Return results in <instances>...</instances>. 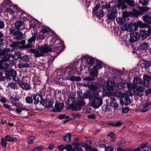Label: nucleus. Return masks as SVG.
I'll return each mask as SVG.
<instances>
[{
	"instance_id": "obj_1",
	"label": "nucleus",
	"mask_w": 151,
	"mask_h": 151,
	"mask_svg": "<svg viewBox=\"0 0 151 151\" xmlns=\"http://www.w3.org/2000/svg\"><path fill=\"white\" fill-rule=\"evenodd\" d=\"M66 68H63L61 69H58L56 71V74L58 76L57 78L58 82L60 83L63 82V79L69 80L71 81H80L81 78L78 76H65Z\"/></svg>"
},
{
	"instance_id": "obj_2",
	"label": "nucleus",
	"mask_w": 151,
	"mask_h": 151,
	"mask_svg": "<svg viewBox=\"0 0 151 151\" xmlns=\"http://www.w3.org/2000/svg\"><path fill=\"white\" fill-rule=\"evenodd\" d=\"M50 46L47 45H45L42 46H40L38 47V50L34 49H30L29 50L30 53L34 54L35 57L42 56L44 55L45 53L50 52L51 51V49L50 48Z\"/></svg>"
},
{
	"instance_id": "obj_3",
	"label": "nucleus",
	"mask_w": 151,
	"mask_h": 151,
	"mask_svg": "<svg viewBox=\"0 0 151 151\" xmlns=\"http://www.w3.org/2000/svg\"><path fill=\"white\" fill-rule=\"evenodd\" d=\"M83 97L82 95H79L78 97V99L76 101V105L73 108V110L74 111H77L80 109L81 108V106L85 105V103L83 100Z\"/></svg>"
},
{
	"instance_id": "obj_4",
	"label": "nucleus",
	"mask_w": 151,
	"mask_h": 151,
	"mask_svg": "<svg viewBox=\"0 0 151 151\" xmlns=\"http://www.w3.org/2000/svg\"><path fill=\"white\" fill-rule=\"evenodd\" d=\"M116 95L119 98H122L120 99V102L121 104L125 105L129 104L131 102L130 98L128 97H123L122 93L121 92H118L116 93Z\"/></svg>"
},
{
	"instance_id": "obj_5",
	"label": "nucleus",
	"mask_w": 151,
	"mask_h": 151,
	"mask_svg": "<svg viewBox=\"0 0 151 151\" xmlns=\"http://www.w3.org/2000/svg\"><path fill=\"white\" fill-rule=\"evenodd\" d=\"M94 99L91 103V106L94 108H97L100 107L102 104V99L101 97H99L93 98Z\"/></svg>"
},
{
	"instance_id": "obj_6",
	"label": "nucleus",
	"mask_w": 151,
	"mask_h": 151,
	"mask_svg": "<svg viewBox=\"0 0 151 151\" xmlns=\"http://www.w3.org/2000/svg\"><path fill=\"white\" fill-rule=\"evenodd\" d=\"M100 91H101L94 92L93 93L91 94L89 91H87L84 93L82 97L84 99L88 98L90 99H92L93 98L99 97Z\"/></svg>"
},
{
	"instance_id": "obj_7",
	"label": "nucleus",
	"mask_w": 151,
	"mask_h": 151,
	"mask_svg": "<svg viewBox=\"0 0 151 151\" xmlns=\"http://www.w3.org/2000/svg\"><path fill=\"white\" fill-rule=\"evenodd\" d=\"M139 27H141L143 28V27H144L142 26V23L141 22H138L134 24L131 23L128 25V30L129 31H135Z\"/></svg>"
},
{
	"instance_id": "obj_8",
	"label": "nucleus",
	"mask_w": 151,
	"mask_h": 151,
	"mask_svg": "<svg viewBox=\"0 0 151 151\" xmlns=\"http://www.w3.org/2000/svg\"><path fill=\"white\" fill-rule=\"evenodd\" d=\"M112 12L109 13L107 15L109 20L114 19L117 17L116 9L115 7L112 6L111 8Z\"/></svg>"
},
{
	"instance_id": "obj_9",
	"label": "nucleus",
	"mask_w": 151,
	"mask_h": 151,
	"mask_svg": "<svg viewBox=\"0 0 151 151\" xmlns=\"http://www.w3.org/2000/svg\"><path fill=\"white\" fill-rule=\"evenodd\" d=\"M139 9L138 11L134 9H133V13L139 15L144 14L145 12L148 10V8L146 7H140L139 6L138 7Z\"/></svg>"
},
{
	"instance_id": "obj_10",
	"label": "nucleus",
	"mask_w": 151,
	"mask_h": 151,
	"mask_svg": "<svg viewBox=\"0 0 151 151\" xmlns=\"http://www.w3.org/2000/svg\"><path fill=\"white\" fill-rule=\"evenodd\" d=\"M12 54H8L7 51L5 50H3L0 53V55L2 58L3 59V60L6 61L9 60V58L11 57Z\"/></svg>"
},
{
	"instance_id": "obj_11",
	"label": "nucleus",
	"mask_w": 151,
	"mask_h": 151,
	"mask_svg": "<svg viewBox=\"0 0 151 151\" xmlns=\"http://www.w3.org/2000/svg\"><path fill=\"white\" fill-rule=\"evenodd\" d=\"M37 35V32L35 31L33 34L32 36L28 40L29 44L26 45V47L27 48L30 47L32 46V43H34L36 40V36Z\"/></svg>"
},
{
	"instance_id": "obj_12",
	"label": "nucleus",
	"mask_w": 151,
	"mask_h": 151,
	"mask_svg": "<svg viewBox=\"0 0 151 151\" xmlns=\"http://www.w3.org/2000/svg\"><path fill=\"white\" fill-rule=\"evenodd\" d=\"M139 37V33L136 32L132 33L130 35L129 41L131 43L134 42L138 39Z\"/></svg>"
},
{
	"instance_id": "obj_13",
	"label": "nucleus",
	"mask_w": 151,
	"mask_h": 151,
	"mask_svg": "<svg viewBox=\"0 0 151 151\" xmlns=\"http://www.w3.org/2000/svg\"><path fill=\"white\" fill-rule=\"evenodd\" d=\"M60 41L58 40L55 41L53 43L54 50L55 51L60 52H62V51H60L62 47L61 46L62 45L60 43Z\"/></svg>"
},
{
	"instance_id": "obj_14",
	"label": "nucleus",
	"mask_w": 151,
	"mask_h": 151,
	"mask_svg": "<svg viewBox=\"0 0 151 151\" xmlns=\"http://www.w3.org/2000/svg\"><path fill=\"white\" fill-rule=\"evenodd\" d=\"M25 41L24 40L21 42H13L10 45V46L13 47L14 49H17L19 48V45H24L25 44Z\"/></svg>"
},
{
	"instance_id": "obj_15",
	"label": "nucleus",
	"mask_w": 151,
	"mask_h": 151,
	"mask_svg": "<svg viewBox=\"0 0 151 151\" xmlns=\"http://www.w3.org/2000/svg\"><path fill=\"white\" fill-rule=\"evenodd\" d=\"M75 98L73 97H71L69 98L65 103L67 105H69L71 106L72 109L76 105Z\"/></svg>"
},
{
	"instance_id": "obj_16",
	"label": "nucleus",
	"mask_w": 151,
	"mask_h": 151,
	"mask_svg": "<svg viewBox=\"0 0 151 151\" xmlns=\"http://www.w3.org/2000/svg\"><path fill=\"white\" fill-rule=\"evenodd\" d=\"M151 104V103H147L143 105L142 106V108L140 110V111L141 112L144 113L149 111L150 109V108H146L150 106Z\"/></svg>"
},
{
	"instance_id": "obj_17",
	"label": "nucleus",
	"mask_w": 151,
	"mask_h": 151,
	"mask_svg": "<svg viewBox=\"0 0 151 151\" xmlns=\"http://www.w3.org/2000/svg\"><path fill=\"white\" fill-rule=\"evenodd\" d=\"M64 106V104L63 103H56L55 105V109L54 111L59 112L60 111Z\"/></svg>"
},
{
	"instance_id": "obj_18",
	"label": "nucleus",
	"mask_w": 151,
	"mask_h": 151,
	"mask_svg": "<svg viewBox=\"0 0 151 151\" xmlns=\"http://www.w3.org/2000/svg\"><path fill=\"white\" fill-rule=\"evenodd\" d=\"M143 85L148 84L150 81H151V76L147 75H144L143 76Z\"/></svg>"
},
{
	"instance_id": "obj_19",
	"label": "nucleus",
	"mask_w": 151,
	"mask_h": 151,
	"mask_svg": "<svg viewBox=\"0 0 151 151\" xmlns=\"http://www.w3.org/2000/svg\"><path fill=\"white\" fill-rule=\"evenodd\" d=\"M33 101H34V103L36 104L38 103L42 99L41 96L37 94L33 96Z\"/></svg>"
},
{
	"instance_id": "obj_20",
	"label": "nucleus",
	"mask_w": 151,
	"mask_h": 151,
	"mask_svg": "<svg viewBox=\"0 0 151 151\" xmlns=\"http://www.w3.org/2000/svg\"><path fill=\"white\" fill-rule=\"evenodd\" d=\"M140 35L142 38L143 39H146L149 35V29L147 31L145 30H142L140 31Z\"/></svg>"
},
{
	"instance_id": "obj_21",
	"label": "nucleus",
	"mask_w": 151,
	"mask_h": 151,
	"mask_svg": "<svg viewBox=\"0 0 151 151\" xmlns=\"http://www.w3.org/2000/svg\"><path fill=\"white\" fill-rule=\"evenodd\" d=\"M111 106L115 108H117L118 106V104L114 98H111L110 100Z\"/></svg>"
},
{
	"instance_id": "obj_22",
	"label": "nucleus",
	"mask_w": 151,
	"mask_h": 151,
	"mask_svg": "<svg viewBox=\"0 0 151 151\" xmlns=\"http://www.w3.org/2000/svg\"><path fill=\"white\" fill-rule=\"evenodd\" d=\"M86 64L89 67H91L94 63V60L93 58L90 57H88L86 60Z\"/></svg>"
},
{
	"instance_id": "obj_23",
	"label": "nucleus",
	"mask_w": 151,
	"mask_h": 151,
	"mask_svg": "<svg viewBox=\"0 0 151 151\" xmlns=\"http://www.w3.org/2000/svg\"><path fill=\"white\" fill-rule=\"evenodd\" d=\"M81 146L82 147H85L83 143H79V144H77L75 145V151H82V148L80 147Z\"/></svg>"
},
{
	"instance_id": "obj_24",
	"label": "nucleus",
	"mask_w": 151,
	"mask_h": 151,
	"mask_svg": "<svg viewBox=\"0 0 151 151\" xmlns=\"http://www.w3.org/2000/svg\"><path fill=\"white\" fill-rule=\"evenodd\" d=\"M144 21L148 24L151 23V17L148 15H146L142 17Z\"/></svg>"
},
{
	"instance_id": "obj_25",
	"label": "nucleus",
	"mask_w": 151,
	"mask_h": 151,
	"mask_svg": "<svg viewBox=\"0 0 151 151\" xmlns=\"http://www.w3.org/2000/svg\"><path fill=\"white\" fill-rule=\"evenodd\" d=\"M140 49L142 50H145L149 47V44L146 42H143L140 45Z\"/></svg>"
},
{
	"instance_id": "obj_26",
	"label": "nucleus",
	"mask_w": 151,
	"mask_h": 151,
	"mask_svg": "<svg viewBox=\"0 0 151 151\" xmlns=\"http://www.w3.org/2000/svg\"><path fill=\"white\" fill-rule=\"evenodd\" d=\"M20 86L24 89L29 90L31 88L30 86L27 83H21Z\"/></svg>"
},
{
	"instance_id": "obj_27",
	"label": "nucleus",
	"mask_w": 151,
	"mask_h": 151,
	"mask_svg": "<svg viewBox=\"0 0 151 151\" xmlns=\"http://www.w3.org/2000/svg\"><path fill=\"white\" fill-rule=\"evenodd\" d=\"M71 135L70 134H68L63 137V139L65 142H69L71 141Z\"/></svg>"
},
{
	"instance_id": "obj_28",
	"label": "nucleus",
	"mask_w": 151,
	"mask_h": 151,
	"mask_svg": "<svg viewBox=\"0 0 151 151\" xmlns=\"http://www.w3.org/2000/svg\"><path fill=\"white\" fill-rule=\"evenodd\" d=\"M133 83L134 84L139 83L142 84V83H143L142 79L139 77H136L134 78L133 80Z\"/></svg>"
},
{
	"instance_id": "obj_29",
	"label": "nucleus",
	"mask_w": 151,
	"mask_h": 151,
	"mask_svg": "<svg viewBox=\"0 0 151 151\" xmlns=\"http://www.w3.org/2000/svg\"><path fill=\"white\" fill-rule=\"evenodd\" d=\"M116 21L119 24H124L125 22V19L122 17H119L116 19Z\"/></svg>"
},
{
	"instance_id": "obj_30",
	"label": "nucleus",
	"mask_w": 151,
	"mask_h": 151,
	"mask_svg": "<svg viewBox=\"0 0 151 151\" xmlns=\"http://www.w3.org/2000/svg\"><path fill=\"white\" fill-rule=\"evenodd\" d=\"M104 15V13L102 10H99L95 14L96 16L98 17L101 18Z\"/></svg>"
},
{
	"instance_id": "obj_31",
	"label": "nucleus",
	"mask_w": 151,
	"mask_h": 151,
	"mask_svg": "<svg viewBox=\"0 0 151 151\" xmlns=\"http://www.w3.org/2000/svg\"><path fill=\"white\" fill-rule=\"evenodd\" d=\"M19 32V29L18 28L15 27L14 29H12L10 30V34L13 35H14Z\"/></svg>"
},
{
	"instance_id": "obj_32",
	"label": "nucleus",
	"mask_w": 151,
	"mask_h": 151,
	"mask_svg": "<svg viewBox=\"0 0 151 151\" xmlns=\"http://www.w3.org/2000/svg\"><path fill=\"white\" fill-rule=\"evenodd\" d=\"M122 124V122L121 121H118L115 123H109L108 124L114 127H118L121 126Z\"/></svg>"
},
{
	"instance_id": "obj_33",
	"label": "nucleus",
	"mask_w": 151,
	"mask_h": 151,
	"mask_svg": "<svg viewBox=\"0 0 151 151\" xmlns=\"http://www.w3.org/2000/svg\"><path fill=\"white\" fill-rule=\"evenodd\" d=\"M143 64L145 68H147L151 66V62L150 61L144 60Z\"/></svg>"
},
{
	"instance_id": "obj_34",
	"label": "nucleus",
	"mask_w": 151,
	"mask_h": 151,
	"mask_svg": "<svg viewBox=\"0 0 151 151\" xmlns=\"http://www.w3.org/2000/svg\"><path fill=\"white\" fill-rule=\"evenodd\" d=\"M5 138H6V139L7 141H9L10 142H12L13 141H17V139L14 137L12 138L9 137V136L8 135H6L5 136Z\"/></svg>"
},
{
	"instance_id": "obj_35",
	"label": "nucleus",
	"mask_w": 151,
	"mask_h": 151,
	"mask_svg": "<svg viewBox=\"0 0 151 151\" xmlns=\"http://www.w3.org/2000/svg\"><path fill=\"white\" fill-rule=\"evenodd\" d=\"M14 36V38L16 40H19L22 38L23 37V34L21 32H19Z\"/></svg>"
},
{
	"instance_id": "obj_36",
	"label": "nucleus",
	"mask_w": 151,
	"mask_h": 151,
	"mask_svg": "<svg viewBox=\"0 0 151 151\" xmlns=\"http://www.w3.org/2000/svg\"><path fill=\"white\" fill-rule=\"evenodd\" d=\"M65 149L67 151H75V147H73L70 144H68L65 145Z\"/></svg>"
},
{
	"instance_id": "obj_37",
	"label": "nucleus",
	"mask_w": 151,
	"mask_h": 151,
	"mask_svg": "<svg viewBox=\"0 0 151 151\" xmlns=\"http://www.w3.org/2000/svg\"><path fill=\"white\" fill-rule=\"evenodd\" d=\"M9 67V64L6 63H3L0 64V68L6 69Z\"/></svg>"
},
{
	"instance_id": "obj_38",
	"label": "nucleus",
	"mask_w": 151,
	"mask_h": 151,
	"mask_svg": "<svg viewBox=\"0 0 151 151\" xmlns=\"http://www.w3.org/2000/svg\"><path fill=\"white\" fill-rule=\"evenodd\" d=\"M90 74L93 77H96L98 74V71L93 68V70L90 72Z\"/></svg>"
},
{
	"instance_id": "obj_39",
	"label": "nucleus",
	"mask_w": 151,
	"mask_h": 151,
	"mask_svg": "<svg viewBox=\"0 0 151 151\" xmlns=\"http://www.w3.org/2000/svg\"><path fill=\"white\" fill-rule=\"evenodd\" d=\"M25 101L28 104H32L33 102V96H29L26 98Z\"/></svg>"
},
{
	"instance_id": "obj_40",
	"label": "nucleus",
	"mask_w": 151,
	"mask_h": 151,
	"mask_svg": "<svg viewBox=\"0 0 151 151\" xmlns=\"http://www.w3.org/2000/svg\"><path fill=\"white\" fill-rule=\"evenodd\" d=\"M7 141L5 138H2L1 139V144L4 147H6L7 144Z\"/></svg>"
},
{
	"instance_id": "obj_41",
	"label": "nucleus",
	"mask_w": 151,
	"mask_h": 151,
	"mask_svg": "<svg viewBox=\"0 0 151 151\" xmlns=\"http://www.w3.org/2000/svg\"><path fill=\"white\" fill-rule=\"evenodd\" d=\"M23 24V22L21 21H17L15 23V27L19 29Z\"/></svg>"
},
{
	"instance_id": "obj_42",
	"label": "nucleus",
	"mask_w": 151,
	"mask_h": 151,
	"mask_svg": "<svg viewBox=\"0 0 151 151\" xmlns=\"http://www.w3.org/2000/svg\"><path fill=\"white\" fill-rule=\"evenodd\" d=\"M19 68H28L29 66V65L27 63H20L18 64Z\"/></svg>"
},
{
	"instance_id": "obj_43",
	"label": "nucleus",
	"mask_w": 151,
	"mask_h": 151,
	"mask_svg": "<svg viewBox=\"0 0 151 151\" xmlns=\"http://www.w3.org/2000/svg\"><path fill=\"white\" fill-rule=\"evenodd\" d=\"M11 55V57L14 59H17L19 58L21 56V54L20 53H19V52H17L14 55Z\"/></svg>"
},
{
	"instance_id": "obj_44",
	"label": "nucleus",
	"mask_w": 151,
	"mask_h": 151,
	"mask_svg": "<svg viewBox=\"0 0 151 151\" xmlns=\"http://www.w3.org/2000/svg\"><path fill=\"white\" fill-rule=\"evenodd\" d=\"M85 148L86 151H98L97 149H93L90 146L88 145L86 146Z\"/></svg>"
},
{
	"instance_id": "obj_45",
	"label": "nucleus",
	"mask_w": 151,
	"mask_h": 151,
	"mask_svg": "<svg viewBox=\"0 0 151 151\" xmlns=\"http://www.w3.org/2000/svg\"><path fill=\"white\" fill-rule=\"evenodd\" d=\"M125 83L122 82L118 83L116 85V87L119 89H122L125 86Z\"/></svg>"
},
{
	"instance_id": "obj_46",
	"label": "nucleus",
	"mask_w": 151,
	"mask_h": 151,
	"mask_svg": "<svg viewBox=\"0 0 151 151\" xmlns=\"http://www.w3.org/2000/svg\"><path fill=\"white\" fill-rule=\"evenodd\" d=\"M144 90L145 88L143 86H139L136 88V91L138 93L143 92L144 91Z\"/></svg>"
},
{
	"instance_id": "obj_47",
	"label": "nucleus",
	"mask_w": 151,
	"mask_h": 151,
	"mask_svg": "<svg viewBox=\"0 0 151 151\" xmlns=\"http://www.w3.org/2000/svg\"><path fill=\"white\" fill-rule=\"evenodd\" d=\"M35 139V137L34 136H30L28 137V143L29 144H32L33 143V141Z\"/></svg>"
},
{
	"instance_id": "obj_48",
	"label": "nucleus",
	"mask_w": 151,
	"mask_h": 151,
	"mask_svg": "<svg viewBox=\"0 0 151 151\" xmlns=\"http://www.w3.org/2000/svg\"><path fill=\"white\" fill-rule=\"evenodd\" d=\"M89 88L91 90L95 91L98 90V87L96 86L91 85L89 86Z\"/></svg>"
},
{
	"instance_id": "obj_49",
	"label": "nucleus",
	"mask_w": 151,
	"mask_h": 151,
	"mask_svg": "<svg viewBox=\"0 0 151 151\" xmlns=\"http://www.w3.org/2000/svg\"><path fill=\"white\" fill-rule=\"evenodd\" d=\"M129 6H133L135 5L134 1L133 0H125Z\"/></svg>"
},
{
	"instance_id": "obj_50",
	"label": "nucleus",
	"mask_w": 151,
	"mask_h": 151,
	"mask_svg": "<svg viewBox=\"0 0 151 151\" xmlns=\"http://www.w3.org/2000/svg\"><path fill=\"white\" fill-rule=\"evenodd\" d=\"M8 86L10 88L13 89L17 88V86L16 84L14 83H10L8 84Z\"/></svg>"
},
{
	"instance_id": "obj_51",
	"label": "nucleus",
	"mask_w": 151,
	"mask_h": 151,
	"mask_svg": "<svg viewBox=\"0 0 151 151\" xmlns=\"http://www.w3.org/2000/svg\"><path fill=\"white\" fill-rule=\"evenodd\" d=\"M107 137L110 139L111 141H114L115 140V135L114 134H111L107 135Z\"/></svg>"
},
{
	"instance_id": "obj_52",
	"label": "nucleus",
	"mask_w": 151,
	"mask_h": 151,
	"mask_svg": "<svg viewBox=\"0 0 151 151\" xmlns=\"http://www.w3.org/2000/svg\"><path fill=\"white\" fill-rule=\"evenodd\" d=\"M130 14V13L127 11H124L122 13V17L125 19L129 16Z\"/></svg>"
},
{
	"instance_id": "obj_53",
	"label": "nucleus",
	"mask_w": 151,
	"mask_h": 151,
	"mask_svg": "<svg viewBox=\"0 0 151 151\" xmlns=\"http://www.w3.org/2000/svg\"><path fill=\"white\" fill-rule=\"evenodd\" d=\"M93 68L98 71L102 68V65L101 63H98Z\"/></svg>"
},
{
	"instance_id": "obj_54",
	"label": "nucleus",
	"mask_w": 151,
	"mask_h": 151,
	"mask_svg": "<svg viewBox=\"0 0 151 151\" xmlns=\"http://www.w3.org/2000/svg\"><path fill=\"white\" fill-rule=\"evenodd\" d=\"M109 105H106L103 106V110L104 112H107L109 111Z\"/></svg>"
},
{
	"instance_id": "obj_55",
	"label": "nucleus",
	"mask_w": 151,
	"mask_h": 151,
	"mask_svg": "<svg viewBox=\"0 0 151 151\" xmlns=\"http://www.w3.org/2000/svg\"><path fill=\"white\" fill-rule=\"evenodd\" d=\"M95 79L94 78L89 77H85L83 79V80L86 81H93Z\"/></svg>"
},
{
	"instance_id": "obj_56",
	"label": "nucleus",
	"mask_w": 151,
	"mask_h": 151,
	"mask_svg": "<svg viewBox=\"0 0 151 151\" xmlns=\"http://www.w3.org/2000/svg\"><path fill=\"white\" fill-rule=\"evenodd\" d=\"M149 1V0H140L139 3L142 5H146L147 4Z\"/></svg>"
},
{
	"instance_id": "obj_57",
	"label": "nucleus",
	"mask_w": 151,
	"mask_h": 151,
	"mask_svg": "<svg viewBox=\"0 0 151 151\" xmlns=\"http://www.w3.org/2000/svg\"><path fill=\"white\" fill-rule=\"evenodd\" d=\"M101 7V4L100 3H98L97 4L95 7L94 8L93 10V12H95L99 8Z\"/></svg>"
},
{
	"instance_id": "obj_58",
	"label": "nucleus",
	"mask_w": 151,
	"mask_h": 151,
	"mask_svg": "<svg viewBox=\"0 0 151 151\" xmlns=\"http://www.w3.org/2000/svg\"><path fill=\"white\" fill-rule=\"evenodd\" d=\"M72 115L74 119H77L80 118L81 115L78 113L72 114Z\"/></svg>"
},
{
	"instance_id": "obj_59",
	"label": "nucleus",
	"mask_w": 151,
	"mask_h": 151,
	"mask_svg": "<svg viewBox=\"0 0 151 151\" xmlns=\"http://www.w3.org/2000/svg\"><path fill=\"white\" fill-rule=\"evenodd\" d=\"M3 106L6 108H7L9 111L12 110V108L11 106L7 104H4L3 105Z\"/></svg>"
},
{
	"instance_id": "obj_60",
	"label": "nucleus",
	"mask_w": 151,
	"mask_h": 151,
	"mask_svg": "<svg viewBox=\"0 0 151 151\" xmlns=\"http://www.w3.org/2000/svg\"><path fill=\"white\" fill-rule=\"evenodd\" d=\"M58 148L62 151H63L64 149H65V146H64L62 145H60L58 146Z\"/></svg>"
},
{
	"instance_id": "obj_61",
	"label": "nucleus",
	"mask_w": 151,
	"mask_h": 151,
	"mask_svg": "<svg viewBox=\"0 0 151 151\" xmlns=\"http://www.w3.org/2000/svg\"><path fill=\"white\" fill-rule=\"evenodd\" d=\"M42 146H41L35 148L33 151H40L43 149Z\"/></svg>"
},
{
	"instance_id": "obj_62",
	"label": "nucleus",
	"mask_w": 151,
	"mask_h": 151,
	"mask_svg": "<svg viewBox=\"0 0 151 151\" xmlns=\"http://www.w3.org/2000/svg\"><path fill=\"white\" fill-rule=\"evenodd\" d=\"M121 28L122 30L124 31L126 30H128V26L126 24L122 25L121 27Z\"/></svg>"
},
{
	"instance_id": "obj_63",
	"label": "nucleus",
	"mask_w": 151,
	"mask_h": 151,
	"mask_svg": "<svg viewBox=\"0 0 151 151\" xmlns=\"http://www.w3.org/2000/svg\"><path fill=\"white\" fill-rule=\"evenodd\" d=\"M45 37L43 35H39L37 38V40H42L44 39Z\"/></svg>"
},
{
	"instance_id": "obj_64",
	"label": "nucleus",
	"mask_w": 151,
	"mask_h": 151,
	"mask_svg": "<svg viewBox=\"0 0 151 151\" xmlns=\"http://www.w3.org/2000/svg\"><path fill=\"white\" fill-rule=\"evenodd\" d=\"M114 149L112 147L109 146L105 148V151H113Z\"/></svg>"
}]
</instances>
